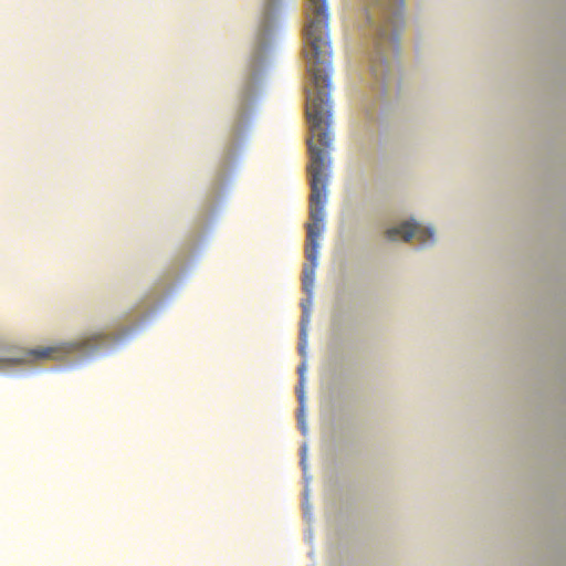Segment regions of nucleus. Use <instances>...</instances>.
Segmentation results:
<instances>
[{"instance_id": "1", "label": "nucleus", "mask_w": 566, "mask_h": 566, "mask_svg": "<svg viewBox=\"0 0 566 566\" xmlns=\"http://www.w3.org/2000/svg\"><path fill=\"white\" fill-rule=\"evenodd\" d=\"M304 56L311 84L306 88V117L310 137L307 139L311 178L310 220L306 227V265L303 266L302 285L311 294L318 258V239L324 230L325 203L331 165L328 151L332 147L331 74L332 41L329 39V8L327 0L306 1V24L304 28Z\"/></svg>"}, {"instance_id": "2", "label": "nucleus", "mask_w": 566, "mask_h": 566, "mask_svg": "<svg viewBox=\"0 0 566 566\" xmlns=\"http://www.w3.org/2000/svg\"><path fill=\"white\" fill-rule=\"evenodd\" d=\"M386 237L391 239V241H396V239L399 238L403 241H410V239L415 237L421 245H426L434 241V231L432 228L421 227L417 221L411 220L405 221V223L399 227L389 228L386 231Z\"/></svg>"}, {"instance_id": "3", "label": "nucleus", "mask_w": 566, "mask_h": 566, "mask_svg": "<svg viewBox=\"0 0 566 566\" xmlns=\"http://www.w3.org/2000/svg\"><path fill=\"white\" fill-rule=\"evenodd\" d=\"M88 346V343H65L64 345H61L60 347H44V348H38L32 349L29 353L30 357H33V359H41V357H53V359H57V357H62L66 355V353H72V350L86 348Z\"/></svg>"}, {"instance_id": "4", "label": "nucleus", "mask_w": 566, "mask_h": 566, "mask_svg": "<svg viewBox=\"0 0 566 566\" xmlns=\"http://www.w3.org/2000/svg\"><path fill=\"white\" fill-rule=\"evenodd\" d=\"M303 308H304V316L302 318V326H301V329H300V346H298V350H300L302 356H305V346H306V343H307L306 323H308V321H310V314H308L307 308H306L305 305H303Z\"/></svg>"}, {"instance_id": "5", "label": "nucleus", "mask_w": 566, "mask_h": 566, "mask_svg": "<svg viewBox=\"0 0 566 566\" xmlns=\"http://www.w3.org/2000/svg\"><path fill=\"white\" fill-rule=\"evenodd\" d=\"M305 370H306V363L302 361L297 368V373L300 375V381H298V386L296 387V394L300 399V412H303Z\"/></svg>"}, {"instance_id": "6", "label": "nucleus", "mask_w": 566, "mask_h": 566, "mask_svg": "<svg viewBox=\"0 0 566 566\" xmlns=\"http://www.w3.org/2000/svg\"><path fill=\"white\" fill-rule=\"evenodd\" d=\"M25 358H0V368L3 366H15V364L24 363Z\"/></svg>"}]
</instances>
